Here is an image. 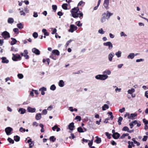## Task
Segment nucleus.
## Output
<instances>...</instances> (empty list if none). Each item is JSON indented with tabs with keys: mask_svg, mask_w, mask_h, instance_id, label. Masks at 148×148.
<instances>
[{
	"mask_svg": "<svg viewBox=\"0 0 148 148\" xmlns=\"http://www.w3.org/2000/svg\"><path fill=\"white\" fill-rule=\"evenodd\" d=\"M109 108V106L108 105L105 104L102 107V109L103 110H105L106 109H108Z\"/></svg>",
	"mask_w": 148,
	"mask_h": 148,
	"instance_id": "obj_30",
	"label": "nucleus"
},
{
	"mask_svg": "<svg viewBox=\"0 0 148 148\" xmlns=\"http://www.w3.org/2000/svg\"><path fill=\"white\" fill-rule=\"evenodd\" d=\"M1 59H2V62L3 63H8L9 62V60H7L5 57H2Z\"/></svg>",
	"mask_w": 148,
	"mask_h": 148,
	"instance_id": "obj_23",
	"label": "nucleus"
},
{
	"mask_svg": "<svg viewBox=\"0 0 148 148\" xmlns=\"http://www.w3.org/2000/svg\"><path fill=\"white\" fill-rule=\"evenodd\" d=\"M14 19L13 18L10 17L8 18V23L12 24L14 23Z\"/></svg>",
	"mask_w": 148,
	"mask_h": 148,
	"instance_id": "obj_21",
	"label": "nucleus"
},
{
	"mask_svg": "<svg viewBox=\"0 0 148 148\" xmlns=\"http://www.w3.org/2000/svg\"><path fill=\"white\" fill-rule=\"evenodd\" d=\"M108 77V75L104 74L98 75L95 76V78L96 79L101 80H104L106 79Z\"/></svg>",
	"mask_w": 148,
	"mask_h": 148,
	"instance_id": "obj_3",
	"label": "nucleus"
},
{
	"mask_svg": "<svg viewBox=\"0 0 148 148\" xmlns=\"http://www.w3.org/2000/svg\"><path fill=\"white\" fill-rule=\"evenodd\" d=\"M120 136V134L117 132H115L112 134L113 137L115 139H117Z\"/></svg>",
	"mask_w": 148,
	"mask_h": 148,
	"instance_id": "obj_12",
	"label": "nucleus"
},
{
	"mask_svg": "<svg viewBox=\"0 0 148 148\" xmlns=\"http://www.w3.org/2000/svg\"><path fill=\"white\" fill-rule=\"evenodd\" d=\"M20 138L18 136H16L14 137V140L16 142L20 140Z\"/></svg>",
	"mask_w": 148,
	"mask_h": 148,
	"instance_id": "obj_36",
	"label": "nucleus"
},
{
	"mask_svg": "<svg viewBox=\"0 0 148 148\" xmlns=\"http://www.w3.org/2000/svg\"><path fill=\"white\" fill-rule=\"evenodd\" d=\"M42 32L44 33L45 35L46 36H48L49 35V33L47 32V30L46 29H43L42 30Z\"/></svg>",
	"mask_w": 148,
	"mask_h": 148,
	"instance_id": "obj_27",
	"label": "nucleus"
},
{
	"mask_svg": "<svg viewBox=\"0 0 148 148\" xmlns=\"http://www.w3.org/2000/svg\"><path fill=\"white\" fill-rule=\"evenodd\" d=\"M72 16L74 18H76L78 17L79 18L83 17V14L82 12L79 11V9L78 8H73L71 11Z\"/></svg>",
	"mask_w": 148,
	"mask_h": 148,
	"instance_id": "obj_1",
	"label": "nucleus"
},
{
	"mask_svg": "<svg viewBox=\"0 0 148 148\" xmlns=\"http://www.w3.org/2000/svg\"><path fill=\"white\" fill-rule=\"evenodd\" d=\"M106 135L107 136V137L108 138H111L110 134H109L108 132H106Z\"/></svg>",
	"mask_w": 148,
	"mask_h": 148,
	"instance_id": "obj_58",
	"label": "nucleus"
},
{
	"mask_svg": "<svg viewBox=\"0 0 148 148\" xmlns=\"http://www.w3.org/2000/svg\"><path fill=\"white\" fill-rule=\"evenodd\" d=\"M111 73V71L109 70H106L104 71L103 72V73L104 74L105 73H107L108 75H110Z\"/></svg>",
	"mask_w": 148,
	"mask_h": 148,
	"instance_id": "obj_37",
	"label": "nucleus"
},
{
	"mask_svg": "<svg viewBox=\"0 0 148 148\" xmlns=\"http://www.w3.org/2000/svg\"><path fill=\"white\" fill-rule=\"evenodd\" d=\"M67 5H68L66 3H64L62 5V7L64 10H67Z\"/></svg>",
	"mask_w": 148,
	"mask_h": 148,
	"instance_id": "obj_35",
	"label": "nucleus"
},
{
	"mask_svg": "<svg viewBox=\"0 0 148 148\" xmlns=\"http://www.w3.org/2000/svg\"><path fill=\"white\" fill-rule=\"evenodd\" d=\"M1 35L5 39L9 38L10 37V34L6 31H4L2 32Z\"/></svg>",
	"mask_w": 148,
	"mask_h": 148,
	"instance_id": "obj_5",
	"label": "nucleus"
},
{
	"mask_svg": "<svg viewBox=\"0 0 148 148\" xmlns=\"http://www.w3.org/2000/svg\"><path fill=\"white\" fill-rule=\"evenodd\" d=\"M96 139L95 140V142H96L97 144L100 143L101 142V138H99L97 136H96Z\"/></svg>",
	"mask_w": 148,
	"mask_h": 148,
	"instance_id": "obj_32",
	"label": "nucleus"
},
{
	"mask_svg": "<svg viewBox=\"0 0 148 148\" xmlns=\"http://www.w3.org/2000/svg\"><path fill=\"white\" fill-rule=\"evenodd\" d=\"M18 77L20 79H21L23 78V75L22 74H18L17 75Z\"/></svg>",
	"mask_w": 148,
	"mask_h": 148,
	"instance_id": "obj_46",
	"label": "nucleus"
},
{
	"mask_svg": "<svg viewBox=\"0 0 148 148\" xmlns=\"http://www.w3.org/2000/svg\"><path fill=\"white\" fill-rule=\"evenodd\" d=\"M135 90L133 88H132L130 89L129 90L127 91V92L130 94H132L133 92H135Z\"/></svg>",
	"mask_w": 148,
	"mask_h": 148,
	"instance_id": "obj_33",
	"label": "nucleus"
},
{
	"mask_svg": "<svg viewBox=\"0 0 148 148\" xmlns=\"http://www.w3.org/2000/svg\"><path fill=\"white\" fill-rule=\"evenodd\" d=\"M49 57L54 60H56V56H54L53 54L50 56Z\"/></svg>",
	"mask_w": 148,
	"mask_h": 148,
	"instance_id": "obj_48",
	"label": "nucleus"
},
{
	"mask_svg": "<svg viewBox=\"0 0 148 148\" xmlns=\"http://www.w3.org/2000/svg\"><path fill=\"white\" fill-rule=\"evenodd\" d=\"M129 129L127 126L124 127L122 129V130L124 131H127V132H129Z\"/></svg>",
	"mask_w": 148,
	"mask_h": 148,
	"instance_id": "obj_44",
	"label": "nucleus"
},
{
	"mask_svg": "<svg viewBox=\"0 0 148 148\" xmlns=\"http://www.w3.org/2000/svg\"><path fill=\"white\" fill-rule=\"evenodd\" d=\"M108 114H109L110 115V117H108L107 118H106V120L108 121L110 119H111V120H112L113 119V118L114 116L112 115V113L111 112H108Z\"/></svg>",
	"mask_w": 148,
	"mask_h": 148,
	"instance_id": "obj_17",
	"label": "nucleus"
},
{
	"mask_svg": "<svg viewBox=\"0 0 148 148\" xmlns=\"http://www.w3.org/2000/svg\"><path fill=\"white\" fill-rule=\"evenodd\" d=\"M123 120V118L121 117H120L119 118L118 120V124L119 125H121V122Z\"/></svg>",
	"mask_w": 148,
	"mask_h": 148,
	"instance_id": "obj_38",
	"label": "nucleus"
},
{
	"mask_svg": "<svg viewBox=\"0 0 148 148\" xmlns=\"http://www.w3.org/2000/svg\"><path fill=\"white\" fill-rule=\"evenodd\" d=\"M32 51L36 55H39L40 54V51L35 48H33L32 49Z\"/></svg>",
	"mask_w": 148,
	"mask_h": 148,
	"instance_id": "obj_9",
	"label": "nucleus"
},
{
	"mask_svg": "<svg viewBox=\"0 0 148 148\" xmlns=\"http://www.w3.org/2000/svg\"><path fill=\"white\" fill-rule=\"evenodd\" d=\"M56 89V87L54 84L52 85L50 87V89L52 90H54Z\"/></svg>",
	"mask_w": 148,
	"mask_h": 148,
	"instance_id": "obj_40",
	"label": "nucleus"
},
{
	"mask_svg": "<svg viewBox=\"0 0 148 148\" xmlns=\"http://www.w3.org/2000/svg\"><path fill=\"white\" fill-rule=\"evenodd\" d=\"M11 39L12 40V41L11 42V45H13L15 44L17 42V40L16 39L12 38Z\"/></svg>",
	"mask_w": 148,
	"mask_h": 148,
	"instance_id": "obj_31",
	"label": "nucleus"
},
{
	"mask_svg": "<svg viewBox=\"0 0 148 148\" xmlns=\"http://www.w3.org/2000/svg\"><path fill=\"white\" fill-rule=\"evenodd\" d=\"M143 121L145 125H147L148 124V121L145 119H143Z\"/></svg>",
	"mask_w": 148,
	"mask_h": 148,
	"instance_id": "obj_52",
	"label": "nucleus"
},
{
	"mask_svg": "<svg viewBox=\"0 0 148 148\" xmlns=\"http://www.w3.org/2000/svg\"><path fill=\"white\" fill-rule=\"evenodd\" d=\"M69 128V129L71 131H72L73 130L74 127V123L72 122L70 123L68 126Z\"/></svg>",
	"mask_w": 148,
	"mask_h": 148,
	"instance_id": "obj_18",
	"label": "nucleus"
},
{
	"mask_svg": "<svg viewBox=\"0 0 148 148\" xmlns=\"http://www.w3.org/2000/svg\"><path fill=\"white\" fill-rule=\"evenodd\" d=\"M114 56V53H110L108 55V59L109 61L111 62L112 61V58Z\"/></svg>",
	"mask_w": 148,
	"mask_h": 148,
	"instance_id": "obj_10",
	"label": "nucleus"
},
{
	"mask_svg": "<svg viewBox=\"0 0 148 148\" xmlns=\"http://www.w3.org/2000/svg\"><path fill=\"white\" fill-rule=\"evenodd\" d=\"M85 3L82 1H81L78 4V6H80L82 5L83 6L84 5Z\"/></svg>",
	"mask_w": 148,
	"mask_h": 148,
	"instance_id": "obj_49",
	"label": "nucleus"
},
{
	"mask_svg": "<svg viewBox=\"0 0 148 148\" xmlns=\"http://www.w3.org/2000/svg\"><path fill=\"white\" fill-rule=\"evenodd\" d=\"M24 55L23 56L25 57L26 59H28L29 58V56L27 55L28 52L27 51V50H25L24 51Z\"/></svg>",
	"mask_w": 148,
	"mask_h": 148,
	"instance_id": "obj_15",
	"label": "nucleus"
},
{
	"mask_svg": "<svg viewBox=\"0 0 148 148\" xmlns=\"http://www.w3.org/2000/svg\"><path fill=\"white\" fill-rule=\"evenodd\" d=\"M33 36L35 38H37L38 36V34L36 32H34L33 34Z\"/></svg>",
	"mask_w": 148,
	"mask_h": 148,
	"instance_id": "obj_50",
	"label": "nucleus"
},
{
	"mask_svg": "<svg viewBox=\"0 0 148 148\" xmlns=\"http://www.w3.org/2000/svg\"><path fill=\"white\" fill-rule=\"evenodd\" d=\"M52 54H56L57 56H59L60 55V52L57 50H54L52 51Z\"/></svg>",
	"mask_w": 148,
	"mask_h": 148,
	"instance_id": "obj_26",
	"label": "nucleus"
},
{
	"mask_svg": "<svg viewBox=\"0 0 148 148\" xmlns=\"http://www.w3.org/2000/svg\"><path fill=\"white\" fill-rule=\"evenodd\" d=\"M12 55L13 56L12 57V59L13 60L16 61L21 59V57L19 54H16L15 55L13 53Z\"/></svg>",
	"mask_w": 148,
	"mask_h": 148,
	"instance_id": "obj_4",
	"label": "nucleus"
},
{
	"mask_svg": "<svg viewBox=\"0 0 148 148\" xmlns=\"http://www.w3.org/2000/svg\"><path fill=\"white\" fill-rule=\"evenodd\" d=\"M20 13L21 15L25 16V13L23 12V10H21L20 12Z\"/></svg>",
	"mask_w": 148,
	"mask_h": 148,
	"instance_id": "obj_56",
	"label": "nucleus"
},
{
	"mask_svg": "<svg viewBox=\"0 0 148 148\" xmlns=\"http://www.w3.org/2000/svg\"><path fill=\"white\" fill-rule=\"evenodd\" d=\"M137 114L136 113L134 114H131L130 115V114L129 116L128 117L129 119H134V117L136 116Z\"/></svg>",
	"mask_w": 148,
	"mask_h": 148,
	"instance_id": "obj_20",
	"label": "nucleus"
},
{
	"mask_svg": "<svg viewBox=\"0 0 148 148\" xmlns=\"http://www.w3.org/2000/svg\"><path fill=\"white\" fill-rule=\"evenodd\" d=\"M52 9L56 11L57 9V6L56 5H53L52 6Z\"/></svg>",
	"mask_w": 148,
	"mask_h": 148,
	"instance_id": "obj_53",
	"label": "nucleus"
},
{
	"mask_svg": "<svg viewBox=\"0 0 148 148\" xmlns=\"http://www.w3.org/2000/svg\"><path fill=\"white\" fill-rule=\"evenodd\" d=\"M28 111L30 112H35L36 111V109L35 108H32L30 107L27 108V109Z\"/></svg>",
	"mask_w": 148,
	"mask_h": 148,
	"instance_id": "obj_13",
	"label": "nucleus"
},
{
	"mask_svg": "<svg viewBox=\"0 0 148 148\" xmlns=\"http://www.w3.org/2000/svg\"><path fill=\"white\" fill-rule=\"evenodd\" d=\"M64 85V82L63 80H60L59 83V86L60 87H63Z\"/></svg>",
	"mask_w": 148,
	"mask_h": 148,
	"instance_id": "obj_22",
	"label": "nucleus"
},
{
	"mask_svg": "<svg viewBox=\"0 0 148 148\" xmlns=\"http://www.w3.org/2000/svg\"><path fill=\"white\" fill-rule=\"evenodd\" d=\"M19 131L21 132H25V129L23 128L22 127H21L20 128Z\"/></svg>",
	"mask_w": 148,
	"mask_h": 148,
	"instance_id": "obj_59",
	"label": "nucleus"
},
{
	"mask_svg": "<svg viewBox=\"0 0 148 148\" xmlns=\"http://www.w3.org/2000/svg\"><path fill=\"white\" fill-rule=\"evenodd\" d=\"M72 41V40H70L69 41L67 42L66 44V47H67L69 44V43L71 42Z\"/></svg>",
	"mask_w": 148,
	"mask_h": 148,
	"instance_id": "obj_63",
	"label": "nucleus"
},
{
	"mask_svg": "<svg viewBox=\"0 0 148 148\" xmlns=\"http://www.w3.org/2000/svg\"><path fill=\"white\" fill-rule=\"evenodd\" d=\"M80 21H78L76 23V25L79 27H80L82 26V24H80Z\"/></svg>",
	"mask_w": 148,
	"mask_h": 148,
	"instance_id": "obj_61",
	"label": "nucleus"
},
{
	"mask_svg": "<svg viewBox=\"0 0 148 148\" xmlns=\"http://www.w3.org/2000/svg\"><path fill=\"white\" fill-rule=\"evenodd\" d=\"M13 31L14 32L16 33V34H17L19 33L18 29L17 28H14Z\"/></svg>",
	"mask_w": 148,
	"mask_h": 148,
	"instance_id": "obj_51",
	"label": "nucleus"
},
{
	"mask_svg": "<svg viewBox=\"0 0 148 148\" xmlns=\"http://www.w3.org/2000/svg\"><path fill=\"white\" fill-rule=\"evenodd\" d=\"M8 140L10 143H11L13 144L14 143V140L10 138H8Z\"/></svg>",
	"mask_w": 148,
	"mask_h": 148,
	"instance_id": "obj_39",
	"label": "nucleus"
},
{
	"mask_svg": "<svg viewBox=\"0 0 148 148\" xmlns=\"http://www.w3.org/2000/svg\"><path fill=\"white\" fill-rule=\"evenodd\" d=\"M51 31H52V32L51 33L52 34H53L56 33L57 29H56L52 28L51 29Z\"/></svg>",
	"mask_w": 148,
	"mask_h": 148,
	"instance_id": "obj_43",
	"label": "nucleus"
},
{
	"mask_svg": "<svg viewBox=\"0 0 148 148\" xmlns=\"http://www.w3.org/2000/svg\"><path fill=\"white\" fill-rule=\"evenodd\" d=\"M120 34L121 37H125L127 36L126 34L123 32H121L120 33Z\"/></svg>",
	"mask_w": 148,
	"mask_h": 148,
	"instance_id": "obj_47",
	"label": "nucleus"
},
{
	"mask_svg": "<svg viewBox=\"0 0 148 148\" xmlns=\"http://www.w3.org/2000/svg\"><path fill=\"white\" fill-rule=\"evenodd\" d=\"M70 29L69 30V32H73L77 29V27L74 25H71L70 26Z\"/></svg>",
	"mask_w": 148,
	"mask_h": 148,
	"instance_id": "obj_7",
	"label": "nucleus"
},
{
	"mask_svg": "<svg viewBox=\"0 0 148 148\" xmlns=\"http://www.w3.org/2000/svg\"><path fill=\"white\" fill-rule=\"evenodd\" d=\"M103 45L104 46H108V49L109 50H110L113 48L112 44L110 42H104L103 43Z\"/></svg>",
	"mask_w": 148,
	"mask_h": 148,
	"instance_id": "obj_6",
	"label": "nucleus"
},
{
	"mask_svg": "<svg viewBox=\"0 0 148 148\" xmlns=\"http://www.w3.org/2000/svg\"><path fill=\"white\" fill-rule=\"evenodd\" d=\"M148 136H145L143 138L142 140L143 141H146L147 140Z\"/></svg>",
	"mask_w": 148,
	"mask_h": 148,
	"instance_id": "obj_60",
	"label": "nucleus"
},
{
	"mask_svg": "<svg viewBox=\"0 0 148 148\" xmlns=\"http://www.w3.org/2000/svg\"><path fill=\"white\" fill-rule=\"evenodd\" d=\"M128 144H129L128 146V148H132V146L133 147L134 146L133 142H130V141H129L128 142Z\"/></svg>",
	"mask_w": 148,
	"mask_h": 148,
	"instance_id": "obj_29",
	"label": "nucleus"
},
{
	"mask_svg": "<svg viewBox=\"0 0 148 148\" xmlns=\"http://www.w3.org/2000/svg\"><path fill=\"white\" fill-rule=\"evenodd\" d=\"M135 57V54L134 53H130L127 56V58L128 59H132Z\"/></svg>",
	"mask_w": 148,
	"mask_h": 148,
	"instance_id": "obj_14",
	"label": "nucleus"
},
{
	"mask_svg": "<svg viewBox=\"0 0 148 148\" xmlns=\"http://www.w3.org/2000/svg\"><path fill=\"white\" fill-rule=\"evenodd\" d=\"M57 126L56 125L52 127V129L53 131H55L56 129H57Z\"/></svg>",
	"mask_w": 148,
	"mask_h": 148,
	"instance_id": "obj_64",
	"label": "nucleus"
},
{
	"mask_svg": "<svg viewBox=\"0 0 148 148\" xmlns=\"http://www.w3.org/2000/svg\"><path fill=\"white\" fill-rule=\"evenodd\" d=\"M109 2H107L106 1H104L103 4V6H104V8L106 9H108L109 8V7L108 6L109 5Z\"/></svg>",
	"mask_w": 148,
	"mask_h": 148,
	"instance_id": "obj_19",
	"label": "nucleus"
},
{
	"mask_svg": "<svg viewBox=\"0 0 148 148\" xmlns=\"http://www.w3.org/2000/svg\"><path fill=\"white\" fill-rule=\"evenodd\" d=\"M39 90L41 92V95H43L45 94L44 91L47 90V88L44 87H42L39 89Z\"/></svg>",
	"mask_w": 148,
	"mask_h": 148,
	"instance_id": "obj_11",
	"label": "nucleus"
},
{
	"mask_svg": "<svg viewBox=\"0 0 148 148\" xmlns=\"http://www.w3.org/2000/svg\"><path fill=\"white\" fill-rule=\"evenodd\" d=\"M144 61V59H137L136 60V62H143Z\"/></svg>",
	"mask_w": 148,
	"mask_h": 148,
	"instance_id": "obj_55",
	"label": "nucleus"
},
{
	"mask_svg": "<svg viewBox=\"0 0 148 148\" xmlns=\"http://www.w3.org/2000/svg\"><path fill=\"white\" fill-rule=\"evenodd\" d=\"M25 110L23 108H21L19 109L18 110V111L21 114H23L25 112Z\"/></svg>",
	"mask_w": 148,
	"mask_h": 148,
	"instance_id": "obj_24",
	"label": "nucleus"
},
{
	"mask_svg": "<svg viewBox=\"0 0 148 148\" xmlns=\"http://www.w3.org/2000/svg\"><path fill=\"white\" fill-rule=\"evenodd\" d=\"M125 111V108L124 107L122 108V109L119 110V112L121 113H122Z\"/></svg>",
	"mask_w": 148,
	"mask_h": 148,
	"instance_id": "obj_57",
	"label": "nucleus"
},
{
	"mask_svg": "<svg viewBox=\"0 0 148 148\" xmlns=\"http://www.w3.org/2000/svg\"><path fill=\"white\" fill-rule=\"evenodd\" d=\"M41 118V114L40 113L37 114L36 116V119L37 120H40Z\"/></svg>",
	"mask_w": 148,
	"mask_h": 148,
	"instance_id": "obj_28",
	"label": "nucleus"
},
{
	"mask_svg": "<svg viewBox=\"0 0 148 148\" xmlns=\"http://www.w3.org/2000/svg\"><path fill=\"white\" fill-rule=\"evenodd\" d=\"M12 129L10 127H7L5 129V131L7 135L10 134L12 130Z\"/></svg>",
	"mask_w": 148,
	"mask_h": 148,
	"instance_id": "obj_8",
	"label": "nucleus"
},
{
	"mask_svg": "<svg viewBox=\"0 0 148 148\" xmlns=\"http://www.w3.org/2000/svg\"><path fill=\"white\" fill-rule=\"evenodd\" d=\"M98 32L101 34H103L105 33V32L103 31L102 28H101L99 29L98 30Z\"/></svg>",
	"mask_w": 148,
	"mask_h": 148,
	"instance_id": "obj_41",
	"label": "nucleus"
},
{
	"mask_svg": "<svg viewBox=\"0 0 148 148\" xmlns=\"http://www.w3.org/2000/svg\"><path fill=\"white\" fill-rule=\"evenodd\" d=\"M34 90L33 89H32V90L30 91V95L31 96L33 97L34 96Z\"/></svg>",
	"mask_w": 148,
	"mask_h": 148,
	"instance_id": "obj_54",
	"label": "nucleus"
},
{
	"mask_svg": "<svg viewBox=\"0 0 148 148\" xmlns=\"http://www.w3.org/2000/svg\"><path fill=\"white\" fill-rule=\"evenodd\" d=\"M49 139L51 141L54 142L56 139V138H54V136H52L50 137Z\"/></svg>",
	"mask_w": 148,
	"mask_h": 148,
	"instance_id": "obj_45",
	"label": "nucleus"
},
{
	"mask_svg": "<svg viewBox=\"0 0 148 148\" xmlns=\"http://www.w3.org/2000/svg\"><path fill=\"white\" fill-rule=\"evenodd\" d=\"M136 123H137V121L135 120L133 121L132 123H129V125L130 126V127L132 128L134 125H136Z\"/></svg>",
	"mask_w": 148,
	"mask_h": 148,
	"instance_id": "obj_16",
	"label": "nucleus"
},
{
	"mask_svg": "<svg viewBox=\"0 0 148 148\" xmlns=\"http://www.w3.org/2000/svg\"><path fill=\"white\" fill-rule=\"evenodd\" d=\"M77 131L79 132H84L81 127H79L77 128Z\"/></svg>",
	"mask_w": 148,
	"mask_h": 148,
	"instance_id": "obj_42",
	"label": "nucleus"
},
{
	"mask_svg": "<svg viewBox=\"0 0 148 148\" xmlns=\"http://www.w3.org/2000/svg\"><path fill=\"white\" fill-rule=\"evenodd\" d=\"M113 14V13L110 12L108 11H107L106 13H103L102 16L101 18V22L103 23L105 22L106 19L108 20L110 17Z\"/></svg>",
	"mask_w": 148,
	"mask_h": 148,
	"instance_id": "obj_2",
	"label": "nucleus"
},
{
	"mask_svg": "<svg viewBox=\"0 0 148 148\" xmlns=\"http://www.w3.org/2000/svg\"><path fill=\"white\" fill-rule=\"evenodd\" d=\"M75 119H78L79 121H80L81 119V118L80 116H77L75 117Z\"/></svg>",
	"mask_w": 148,
	"mask_h": 148,
	"instance_id": "obj_62",
	"label": "nucleus"
},
{
	"mask_svg": "<svg viewBox=\"0 0 148 148\" xmlns=\"http://www.w3.org/2000/svg\"><path fill=\"white\" fill-rule=\"evenodd\" d=\"M121 52L120 51H119L115 53V54L117 56V58H119L121 57Z\"/></svg>",
	"mask_w": 148,
	"mask_h": 148,
	"instance_id": "obj_25",
	"label": "nucleus"
},
{
	"mask_svg": "<svg viewBox=\"0 0 148 148\" xmlns=\"http://www.w3.org/2000/svg\"><path fill=\"white\" fill-rule=\"evenodd\" d=\"M17 26L19 29H21L23 28V25L21 23L17 24Z\"/></svg>",
	"mask_w": 148,
	"mask_h": 148,
	"instance_id": "obj_34",
	"label": "nucleus"
}]
</instances>
